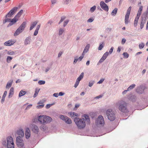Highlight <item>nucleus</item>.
I'll return each mask as SVG.
<instances>
[{"mask_svg": "<svg viewBox=\"0 0 148 148\" xmlns=\"http://www.w3.org/2000/svg\"><path fill=\"white\" fill-rule=\"evenodd\" d=\"M16 140L17 145L19 148H25L23 141L20 136H18L16 137Z\"/></svg>", "mask_w": 148, "mask_h": 148, "instance_id": "6", "label": "nucleus"}, {"mask_svg": "<svg viewBox=\"0 0 148 148\" xmlns=\"http://www.w3.org/2000/svg\"><path fill=\"white\" fill-rule=\"evenodd\" d=\"M53 97H57L59 96V95L58 93H54L53 95Z\"/></svg>", "mask_w": 148, "mask_h": 148, "instance_id": "52", "label": "nucleus"}, {"mask_svg": "<svg viewBox=\"0 0 148 148\" xmlns=\"http://www.w3.org/2000/svg\"><path fill=\"white\" fill-rule=\"evenodd\" d=\"M93 20L94 19L92 18H90L88 20L87 22H92L93 21Z\"/></svg>", "mask_w": 148, "mask_h": 148, "instance_id": "61", "label": "nucleus"}, {"mask_svg": "<svg viewBox=\"0 0 148 148\" xmlns=\"http://www.w3.org/2000/svg\"><path fill=\"white\" fill-rule=\"evenodd\" d=\"M32 106V105L31 104H30L29 105H28L27 106V107H26L25 110H27L29 109Z\"/></svg>", "mask_w": 148, "mask_h": 148, "instance_id": "48", "label": "nucleus"}, {"mask_svg": "<svg viewBox=\"0 0 148 148\" xmlns=\"http://www.w3.org/2000/svg\"><path fill=\"white\" fill-rule=\"evenodd\" d=\"M100 5L101 8L107 12L108 11L109 8L107 5L103 1H101L100 3Z\"/></svg>", "mask_w": 148, "mask_h": 148, "instance_id": "13", "label": "nucleus"}, {"mask_svg": "<svg viewBox=\"0 0 148 148\" xmlns=\"http://www.w3.org/2000/svg\"><path fill=\"white\" fill-rule=\"evenodd\" d=\"M84 76V73L82 72L79 76L77 79L75 84V88H76L78 86L79 82L83 78Z\"/></svg>", "mask_w": 148, "mask_h": 148, "instance_id": "12", "label": "nucleus"}, {"mask_svg": "<svg viewBox=\"0 0 148 148\" xmlns=\"http://www.w3.org/2000/svg\"><path fill=\"white\" fill-rule=\"evenodd\" d=\"M16 42L15 40H9L4 43V45L6 46H10L13 45Z\"/></svg>", "mask_w": 148, "mask_h": 148, "instance_id": "17", "label": "nucleus"}, {"mask_svg": "<svg viewBox=\"0 0 148 148\" xmlns=\"http://www.w3.org/2000/svg\"><path fill=\"white\" fill-rule=\"evenodd\" d=\"M132 7L130 6L128 9L126 14L125 16V24H127L128 23V19L130 14L131 10Z\"/></svg>", "mask_w": 148, "mask_h": 148, "instance_id": "11", "label": "nucleus"}, {"mask_svg": "<svg viewBox=\"0 0 148 148\" xmlns=\"http://www.w3.org/2000/svg\"><path fill=\"white\" fill-rule=\"evenodd\" d=\"M51 68V66H49L47 67L45 70V72H47Z\"/></svg>", "mask_w": 148, "mask_h": 148, "instance_id": "49", "label": "nucleus"}, {"mask_svg": "<svg viewBox=\"0 0 148 148\" xmlns=\"http://www.w3.org/2000/svg\"><path fill=\"white\" fill-rule=\"evenodd\" d=\"M65 17H62L59 24H60L65 19Z\"/></svg>", "mask_w": 148, "mask_h": 148, "instance_id": "55", "label": "nucleus"}, {"mask_svg": "<svg viewBox=\"0 0 148 148\" xmlns=\"http://www.w3.org/2000/svg\"><path fill=\"white\" fill-rule=\"evenodd\" d=\"M96 125L98 126H103L104 124L103 117L101 115H99L95 121Z\"/></svg>", "mask_w": 148, "mask_h": 148, "instance_id": "7", "label": "nucleus"}, {"mask_svg": "<svg viewBox=\"0 0 148 148\" xmlns=\"http://www.w3.org/2000/svg\"><path fill=\"white\" fill-rule=\"evenodd\" d=\"M106 114L108 119L110 121H114L115 119V112L111 109H108L107 110Z\"/></svg>", "mask_w": 148, "mask_h": 148, "instance_id": "4", "label": "nucleus"}, {"mask_svg": "<svg viewBox=\"0 0 148 148\" xmlns=\"http://www.w3.org/2000/svg\"><path fill=\"white\" fill-rule=\"evenodd\" d=\"M145 46V45L144 43H141L139 45V47L140 49H142Z\"/></svg>", "mask_w": 148, "mask_h": 148, "instance_id": "40", "label": "nucleus"}, {"mask_svg": "<svg viewBox=\"0 0 148 148\" xmlns=\"http://www.w3.org/2000/svg\"><path fill=\"white\" fill-rule=\"evenodd\" d=\"M38 30H36V29L34 33V36H36L37 35V34H38Z\"/></svg>", "mask_w": 148, "mask_h": 148, "instance_id": "64", "label": "nucleus"}, {"mask_svg": "<svg viewBox=\"0 0 148 148\" xmlns=\"http://www.w3.org/2000/svg\"><path fill=\"white\" fill-rule=\"evenodd\" d=\"M14 88L13 87L11 88L10 90L8 96V98H10L12 97V95L14 94Z\"/></svg>", "mask_w": 148, "mask_h": 148, "instance_id": "21", "label": "nucleus"}, {"mask_svg": "<svg viewBox=\"0 0 148 148\" xmlns=\"http://www.w3.org/2000/svg\"><path fill=\"white\" fill-rule=\"evenodd\" d=\"M12 59V57L10 56H8L7 58V62H10Z\"/></svg>", "mask_w": 148, "mask_h": 148, "instance_id": "46", "label": "nucleus"}, {"mask_svg": "<svg viewBox=\"0 0 148 148\" xmlns=\"http://www.w3.org/2000/svg\"><path fill=\"white\" fill-rule=\"evenodd\" d=\"M13 82V80L12 79L10 80V82H8L6 84V89H9L12 86V82Z\"/></svg>", "mask_w": 148, "mask_h": 148, "instance_id": "23", "label": "nucleus"}, {"mask_svg": "<svg viewBox=\"0 0 148 148\" xmlns=\"http://www.w3.org/2000/svg\"><path fill=\"white\" fill-rule=\"evenodd\" d=\"M8 54L10 55H13L15 54V52L14 51H10L8 52Z\"/></svg>", "mask_w": 148, "mask_h": 148, "instance_id": "45", "label": "nucleus"}, {"mask_svg": "<svg viewBox=\"0 0 148 148\" xmlns=\"http://www.w3.org/2000/svg\"><path fill=\"white\" fill-rule=\"evenodd\" d=\"M113 49H114L113 47H111V49H110L109 51V53L110 54H111L112 53V52L113 51Z\"/></svg>", "mask_w": 148, "mask_h": 148, "instance_id": "63", "label": "nucleus"}, {"mask_svg": "<svg viewBox=\"0 0 148 148\" xmlns=\"http://www.w3.org/2000/svg\"><path fill=\"white\" fill-rule=\"evenodd\" d=\"M103 43H102V44H100L99 47L98 49L99 50H101L103 48Z\"/></svg>", "mask_w": 148, "mask_h": 148, "instance_id": "47", "label": "nucleus"}, {"mask_svg": "<svg viewBox=\"0 0 148 148\" xmlns=\"http://www.w3.org/2000/svg\"><path fill=\"white\" fill-rule=\"evenodd\" d=\"M42 125L40 126V129L42 130L45 131L46 130V126H45V124H41Z\"/></svg>", "mask_w": 148, "mask_h": 148, "instance_id": "32", "label": "nucleus"}, {"mask_svg": "<svg viewBox=\"0 0 148 148\" xmlns=\"http://www.w3.org/2000/svg\"><path fill=\"white\" fill-rule=\"evenodd\" d=\"M37 21H35L34 22L32 23L31 24L30 28V30H31L33 29L35 27L37 23Z\"/></svg>", "mask_w": 148, "mask_h": 148, "instance_id": "27", "label": "nucleus"}, {"mask_svg": "<svg viewBox=\"0 0 148 148\" xmlns=\"http://www.w3.org/2000/svg\"><path fill=\"white\" fill-rule=\"evenodd\" d=\"M139 17H137V16H136L135 19V20H134V26L135 27H136V26L137 25L138 20L139 19Z\"/></svg>", "mask_w": 148, "mask_h": 148, "instance_id": "29", "label": "nucleus"}, {"mask_svg": "<svg viewBox=\"0 0 148 148\" xmlns=\"http://www.w3.org/2000/svg\"><path fill=\"white\" fill-rule=\"evenodd\" d=\"M17 134L21 136V137L22 138L24 135V132L23 130H18L17 132Z\"/></svg>", "mask_w": 148, "mask_h": 148, "instance_id": "22", "label": "nucleus"}, {"mask_svg": "<svg viewBox=\"0 0 148 148\" xmlns=\"http://www.w3.org/2000/svg\"><path fill=\"white\" fill-rule=\"evenodd\" d=\"M123 56L125 58H127L129 57V55L126 52H124L123 53Z\"/></svg>", "mask_w": 148, "mask_h": 148, "instance_id": "42", "label": "nucleus"}, {"mask_svg": "<svg viewBox=\"0 0 148 148\" xmlns=\"http://www.w3.org/2000/svg\"><path fill=\"white\" fill-rule=\"evenodd\" d=\"M137 97L136 95H132L129 99V100L135 102L137 99Z\"/></svg>", "mask_w": 148, "mask_h": 148, "instance_id": "25", "label": "nucleus"}, {"mask_svg": "<svg viewBox=\"0 0 148 148\" xmlns=\"http://www.w3.org/2000/svg\"><path fill=\"white\" fill-rule=\"evenodd\" d=\"M64 32V30L62 29H60L59 31V34L61 35Z\"/></svg>", "mask_w": 148, "mask_h": 148, "instance_id": "53", "label": "nucleus"}, {"mask_svg": "<svg viewBox=\"0 0 148 148\" xmlns=\"http://www.w3.org/2000/svg\"><path fill=\"white\" fill-rule=\"evenodd\" d=\"M117 11V9L115 8L111 12V15L112 16H114L116 15Z\"/></svg>", "mask_w": 148, "mask_h": 148, "instance_id": "33", "label": "nucleus"}, {"mask_svg": "<svg viewBox=\"0 0 148 148\" xmlns=\"http://www.w3.org/2000/svg\"><path fill=\"white\" fill-rule=\"evenodd\" d=\"M145 88L143 86H138L136 90V91L139 94H142L144 92Z\"/></svg>", "mask_w": 148, "mask_h": 148, "instance_id": "14", "label": "nucleus"}, {"mask_svg": "<svg viewBox=\"0 0 148 148\" xmlns=\"http://www.w3.org/2000/svg\"><path fill=\"white\" fill-rule=\"evenodd\" d=\"M17 9L18 8L17 7L13 8L6 15L5 17L7 18L8 17H11L13 14L16 12Z\"/></svg>", "mask_w": 148, "mask_h": 148, "instance_id": "10", "label": "nucleus"}, {"mask_svg": "<svg viewBox=\"0 0 148 148\" xmlns=\"http://www.w3.org/2000/svg\"><path fill=\"white\" fill-rule=\"evenodd\" d=\"M116 104L119 106V109L121 112L125 113L128 112L127 107V103L124 101H119L116 103Z\"/></svg>", "mask_w": 148, "mask_h": 148, "instance_id": "2", "label": "nucleus"}, {"mask_svg": "<svg viewBox=\"0 0 148 148\" xmlns=\"http://www.w3.org/2000/svg\"><path fill=\"white\" fill-rule=\"evenodd\" d=\"M23 12V10H20V11L15 16H17V17L18 19L22 14Z\"/></svg>", "mask_w": 148, "mask_h": 148, "instance_id": "35", "label": "nucleus"}, {"mask_svg": "<svg viewBox=\"0 0 148 148\" xmlns=\"http://www.w3.org/2000/svg\"><path fill=\"white\" fill-rule=\"evenodd\" d=\"M126 40L125 38L122 39L121 41V43L122 44H124L126 42Z\"/></svg>", "mask_w": 148, "mask_h": 148, "instance_id": "60", "label": "nucleus"}, {"mask_svg": "<svg viewBox=\"0 0 148 148\" xmlns=\"http://www.w3.org/2000/svg\"><path fill=\"white\" fill-rule=\"evenodd\" d=\"M53 105V104H47L46 105V108H49Z\"/></svg>", "mask_w": 148, "mask_h": 148, "instance_id": "57", "label": "nucleus"}, {"mask_svg": "<svg viewBox=\"0 0 148 148\" xmlns=\"http://www.w3.org/2000/svg\"><path fill=\"white\" fill-rule=\"evenodd\" d=\"M89 45H87L86 47L84 49V51L82 53V56H81L79 57L77 59H75V62H77V61L78 60L79 61H81L82 59L83 58V56L84 55V54L88 52V49L89 47Z\"/></svg>", "mask_w": 148, "mask_h": 148, "instance_id": "8", "label": "nucleus"}, {"mask_svg": "<svg viewBox=\"0 0 148 148\" xmlns=\"http://www.w3.org/2000/svg\"><path fill=\"white\" fill-rule=\"evenodd\" d=\"M45 124L50 122L51 121V118L49 116L45 115Z\"/></svg>", "mask_w": 148, "mask_h": 148, "instance_id": "24", "label": "nucleus"}, {"mask_svg": "<svg viewBox=\"0 0 148 148\" xmlns=\"http://www.w3.org/2000/svg\"><path fill=\"white\" fill-rule=\"evenodd\" d=\"M75 118V122L78 128L80 129H82L86 126V123L84 118L77 119V120Z\"/></svg>", "mask_w": 148, "mask_h": 148, "instance_id": "3", "label": "nucleus"}, {"mask_svg": "<svg viewBox=\"0 0 148 148\" xmlns=\"http://www.w3.org/2000/svg\"><path fill=\"white\" fill-rule=\"evenodd\" d=\"M104 79H101L98 82H97V84H101L104 80Z\"/></svg>", "mask_w": 148, "mask_h": 148, "instance_id": "50", "label": "nucleus"}, {"mask_svg": "<svg viewBox=\"0 0 148 148\" xmlns=\"http://www.w3.org/2000/svg\"><path fill=\"white\" fill-rule=\"evenodd\" d=\"M80 104L79 103H77L75 104V109L79 107L80 106Z\"/></svg>", "mask_w": 148, "mask_h": 148, "instance_id": "56", "label": "nucleus"}, {"mask_svg": "<svg viewBox=\"0 0 148 148\" xmlns=\"http://www.w3.org/2000/svg\"><path fill=\"white\" fill-rule=\"evenodd\" d=\"M145 22H144V21L143 20H142L140 22V28L141 29H142L144 26V25L145 23Z\"/></svg>", "mask_w": 148, "mask_h": 148, "instance_id": "38", "label": "nucleus"}, {"mask_svg": "<svg viewBox=\"0 0 148 148\" xmlns=\"http://www.w3.org/2000/svg\"><path fill=\"white\" fill-rule=\"evenodd\" d=\"M40 89H36L35 90V93L33 95V97L34 98L36 97Z\"/></svg>", "mask_w": 148, "mask_h": 148, "instance_id": "36", "label": "nucleus"}, {"mask_svg": "<svg viewBox=\"0 0 148 148\" xmlns=\"http://www.w3.org/2000/svg\"><path fill=\"white\" fill-rule=\"evenodd\" d=\"M60 118L62 120L64 121L67 124H70L72 123V121L71 119L69 118L66 116L61 115L60 116Z\"/></svg>", "mask_w": 148, "mask_h": 148, "instance_id": "9", "label": "nucleus"}, {"mask_svg": "<svg viewBox=\"0 0 148 148\" xmlns=\"http://www.w3.org/2000/svg\"><path fill=\"white\" fill-rule=\"evenodd\" d=\"M45 83V81L43 80H39L38 82V84L40 85L44 84Z\"/></svg>", "mask_w": 148, "mask_h": 148, "instance_id": "39", "label": "nucleus"}, {"mask_svg": "<svg viewBox=\"0 0 148 148\" xmlns=\"http://www.w3.org/2000/svg\"><path fill=\"white\" fill-rule=\"evenodd\" d=\"M64 94H65L64 93L62 92H60L59 93L58 95H59V96H63L64 95Z\"/></svg>", "mask_w": 148, "mask_h": 148, "instance_id": "59", "label": "nucleus"}, {"mask_svg": "<svg viewBox=\"0 0 148 148\" xmlns=\"http://www.w3.org/2000/svg\"><path fill=\"white\" fill-rule=\"evenodd\" d=\"M105 59H104V58H103L102 57L101 58V59H100V60H99V63L103 62L104 60H105Z\"/></svg>", "mask_w": 148, "mask_h": 148, "instance_id": "54", "label": "nucleus"}, {"mask_svg": "<svg viewBox=\"0 0 148 148\" xmlns=\"http://www.w3.org/2000/svg\"><path fill=\"white\" fill-rule=\"evenodd\" d=\"M18 19L17 17V16H15L12 20L11 19L10 23L9 24V25L10 26L12 25L18 21Z\"/></svg>", "mask_w": 148, "mask_h": 148, "instance_id": "19", "label": "nucleus"}, {"mask_svg": "<svg viewBox=\"0 0 148 148\" xmlns=\"http://www.w3.org/2000/svg\"><path fill=\"white\" fill-rule=\"evenodd\" d=\"M82 116L85 118L87 123L90 124V120L88 115V114H84Z\"/></svg>", "mask_w": 148, "mask_h": 148, "instance_id": "20", "label": "nucleus"}, {"mask_svg": "<svg viewBox=\"0 0 148 148\" xmlns=\"http://www.w3.org/2000/svg\"><path fill=\"white\" fill-rule=\"evenodd\" d=\"M96 6H94L92 7L90 9V11L91 12H93L96 9Z\"/></svg>", "mask_w": 148, "mask_h": 148, "instance_id": "44", "label": "nucleus"}, {"mask_svg": "<svg viewBox=\"0 0 148 148\" xmlns=\"http://www.w3.org/2000/svg\"><path fill=\"white\" fill-rule=\"evenodd\" d=\"M30 40L31 39L30 38H27L25 41V44L26 45L29 44L30 42Z\"/></svg>", "mask_w": 148, "mask_h": 148, "instance_id": "31", "label": "nucleus"}, {"mask_svg": "<svg viewBox=\"0 0 148 148\" xmlns=\"http://www.w3.org/2000/svg\"><path fill=\"white\" fill-rule=\"evenodd\" d=\"M136 86V85L135 84H133L130 85L129 87L127 88V90L130 91L132 89L134 88Z\"/></svg>", "mask_w": 148, "mask_h": 148, "instance_id": "34", "label": "nucleus"}, {"mask_svg": "<svg viewBox=\"0 0 148 148\" xmlns=\"http://www.w3.org/2000/svg\"><path fill=\"white\" fill-rule=\"evenodd\" d=\"M95 81H90L89 83L88 86L90 87H92Z\"/></svg>", "mask_w": 148, "mask_h": 148, "instance_id": "41", "label": "nucleus"}, {"mask_svg": "<svg viewBox=\"0 0 148 148\" xmlns=\"http://www.w3.org/2000/svg\"><path fill=\"white\" fill-rule=\"evenodd\" d=\"M31 129L33 132L37 134L39 132V129L38 126L35 125L33 124L31 126Z\"/></svg>", "mask_w": 148, "mask_h": 148, "instance_id": "15", "label": "nucleus"}, {"mask_svg": "<svg viewBox=\"0 0 148 148\" xmlns=\"http://www.w3.org/2000/svg\"><path fill=\"white\" fill-rule=\"evenodd\" d=\"M26 91H23V90H21L19 92V97H21L26 94Z\"/></svg>", "mask_w": 148, "mask_h": 148, "instance_id": "30", "label": "nucleus"}, {"mask_svg": "<svg viewBox=\"0 0 148 148\" xmlns=\"http://www.w3.org/2000/svg\"><path fill=\"white\" fill-rule=\"evenodd\" d=\"M30 131L29 129L27 128L25 132V135L26 139H28L30 136Z\"/></svg>", "mask_w": 148, "mask_h": 148, "instance_id": "18", "label": "nucleus"}, {"mask_svg": "<svg viewBox=\"0 0 148 148\" xmlns=\"http://www.w3.org/2000/svg\"><path fill=\"white\" fill-rule=\"evenodd\" d=\"M38 104L39 105L37 106V108H42L44 106L43 103L41 101H39L38 103Z\"/></svg>", "mask_w": 148, "mask_h": 148, "instance_id": "28", "label": "nucleus"}, {"mask_svg": "<svg viewBox=\"0 0 148 148\" xmlns=\"http://www.w3.org/2000/svg\"><path fill=\"white\" fill-rule=\"evenodd\" d=\"M5 19L3 21V23H6V22H10L11 19L8 18H6L5 17Z\"/></svg>", "mask_w": 148, "mask_h": 148, "instance_id": "37", "label": "nucleus"}, {"mask_svg": "<svg viewBox=\"0 0 148 148\" xmlns=\"http://www.w3.org/2000/svg\"><path fill=\"white\" fill-rule=\"evenodd\" d=\"M26 24V22H24L17 29L14 34V36H15L19 35L24 30Z\"/></svg>", "mask_w": 148, "mask_h": 148, "instance_id": "5", "label": "nucleus"}, {"mask_svg": "<svg viewBox=\"0 0 148 148\" xmlns=\"http://www.w3.org/2000/svg\"><path fill=\"white\" fill-rule=\"evenodd\" d=\"M143 7L142 6H140V7L139 8V10L138 11V13H137L136 16H137V17H140V16L141 14L142 10H143Z\"/></svg>", "mask_w": 148, "mask_h": 148, "instance_id": "26", "label": "nucleus"}, {"mask_svg": "<svg viewBox=\"0 0 148 148\" xmlns=\"http://www.w3.org/2000/svg\"><path fill=\"white\" fill-rule=\"evenodd\" d=\"M45 115H40L38 117V120L41 124H45Z\"/></svg>", "mask_w": 148, "mask_h": 148, "instance_id": "16", "label": "nucleus"}, {"mask_svg": "<svg viewBox=\"0 0 148 148\" xmlns=\"http://www.w3.org/2000/svg\"><path fill=\"white\" fill-rule=\"evenodd\" d=\"M108 54V52H106L103 55L102 57L106 59L107 57Z\"/></svg>", "mask_w": 148, "mask_h": 148, "instance_id": "43", "label": "nucleus"}, {"mask_svg": "<svg viewBox=\"0 0 148 148\" xmlns=\"http://www.w3.org/2000/svg\"><path fill=\"white\" fill-rule=\"evenodd\" d=\"M5 98L3 97H2L1 100V103L2 104H3Z\"/></svg>", "mask_w": 148, "mask_h": 148, "instance_id": "58", "label": "nucleus"}, {"mask_svg": "<svg viewBox=\"0 0 148 148\" xmlns=\"http://www.w3.org/2000/svg\"><path fill=\"white\" fill-rule=\"evenodd\" d=\"M3 145L7 148H14V145L13 138L11 136H8L6 140H3Z\"/></svg>", "mask_w": 148, "mask_h": 148, "instance_id": "1", "label": "nucleus"}, {"mask_svg": "<svg viewBox=\"0 0 148 148\" xmlns=\"http://www.w3.org/2000/svg\"><path fill=\"white\" fill-rule=\"evenodd\" d=\"M69 22V20H66L65 21L64 23L63 26L64 27H65L66 25L68 24V23Z\"/></svg>", "mask_w": 148, "mask_h": 148, "instance_id": "51", "label": "nucleus"}, {"mask_svg": "<svg viewBox=\"0 0 148 148\" xmlns=\"http://www.w3.org/2000/svg\"><path fill=\"white\" fill-rule=\"evenodd\" d=\"M7 92L6 91H5L3 93V96L2 97H5L6 95H7Z\"/></svg>", "mask_w": 148, "mask_h": 148, "instance_id": "62", "label": "nucleus"}]
</instances>
